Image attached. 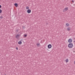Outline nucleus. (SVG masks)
<instances>
[{
    "instance_id": "f257e3e1",
    "label": "nucleus",
    "mask_w": 75,
    "mask_h": 75,
    "mask_svg": "<svg viewBox=\"0 0 75 75\" xmlns=\"http://www.w3.org/2000/svg\"><path fill=\"white\" fill-rule=\"evenodd\" d=\"M68 46L69 48H72V47H73V44L71 43H69V44Z\"/></svg>"
},
{
    "instance_id": "f03ea898",
    "label": "nucleus",
    "mask_w": 75,
    "mask_h": 75,
    "mask_svg": "<svg viewBox=\"0 0 75 75\" xmlns=\"http://www.w3.org/2000/svg\"><path fill=\"white\" fill-rule=\"evenodd\" d=\"M68 10V7H66L63 10V12H65Z\"/></svg>"
},
{
    "instance_id": "7ed1b4c3",
    "label": "nucleus",
    "mask_w": 75,
    "mask_h": 75,
    "mask_svg": "<svg viewBox=\"0 0 75 75\" xmlns=\"http://www.w3.org/2000/svg\"><path fill=\"white\" fill-rule=\"evenodd\" d=\"M68 42H69V43H71V42H72V40L71 39H69L68 40Z\"/></svg>"
},
{
    "instance_id": "20e7f679",
    "label": "nucleus",
    "mask_w": 75,
    "mask_h": 75,
    "mask_svg": "<svg viewBox=\"0 0 75 75\" xmlns=\"http://www.w3.org/2000/svg\"><path fill=\"white\" fill-rule=\"evenodd\" d=\"M52 46L51 45H48L47 47L48 48H51V47Z\"/></svg>"
},
{
    "instance_id": "39448f33",
    "label": "nucleus",
    "mask_w": 75,
    "mask_h": 75,
    "mask_svg": "<svg viewBox=\"0 0 75 75\" xmlns=\"http://www.w3.org/2000/svg\"><path fill=\"white\" fill-rule=\"evenodd\" d=\"M69 24L68 23H66V27H69Z\"/></svg>"
},
{
    "instance_id": "423d86ee",
    "label": "nucleus",
    "mask_w": 75,
    "mask_h": 75,
    "mask_svg": "<svg viewBox=\"0 0 75 75\" xmlns=\"http://www.w3.org/2000/svg\"><path fill=\"white\" fill-rule=\"evenodd\" d=\"M27 13H31V10L28 9L27 11Z\"/></svg>"
},
{
    "instance_id": "0eeeda50",
    "label": "nucleus",
    "mask_w": 75,
    "mask_h": 75,
    "mask_svg": "<svg viewBox=\"0 0 75 75\" xmlns=\"http://www.w3.org/2000/svg\"><path fill=\"white\" fill-rule=\"evenodd\" d=\"M19 37V35H16V38H17V39H18Z\"/></svg>"
},
{
    "instance_id": "6e6552de",
    "label": "nucleus",
    "mask_w": 75,
    "mask_h": 75,
    "mask_svg": "<svg viewBox=\"0 0 75 75\" xmlns=\"http://www.w3.org/2000/svg\"><path fill=\"white\" fill-rule=\"evenodd\" d=\"M71 28L70 27H69L67 28V30L68 31H70V30H71Z\"/></svg>"
},
{
    "instance_id": "1a4fd4ad",
    "label": "nucleus",
    "mask_w": 75,
    "mask_h": 75,
    "mask_svg": "<svg viewBox=\"0 0 75 75\" xmlns=\"http://www.w3.org/2000/svg\"><path fill=\"white\" fill-rule=\"evenodd\" d=\"M15 6L16 7H18V4H15Z\"/></svg>"
},
{
    "instance_id": "9d476101",
    "label": "nucleus",
    "mask_w": 75,
    "mask_h": 75,
    "mask_svg": "<svg viewBox=\"0 0 75 75\" xmlns=\"http://www.w3.org/2000/svg\"><path fill=\"white\" fill-rule=\"evenodd\" d=\"M65 61L66 62H68L69 61V60L68 59H66Z\"/></svg>"
},
{
    "instance_id": "9b49d317",
    "label": "nucleus",
    "mask_w": 75,
    "mask_h": 75,
    "mask_svg": "<svg viewBox=\"0 0 75 75\" xmlns=\"http://www.w3.org/2000/svg\"><path fill=\"white\" fill-rule=\"evenodd\" d=\"M18 44L20 45L21 44H22V42H21V41H20L18 42Z\"/></svg>"
},
{
    "instance_id": "f8f14e48",
    "label": "nucleus",
    "mask_w": 75,
    "mask_h": 75,
    "mask_svg": "<svg viewBox=\"0 0 75 75\" xmlns=\"http://www.w3.org/2000/svg\"><path fill=\"white\" fill-rule=\"evenodd\" d=\"M26 9H29V7H26Z\"/></svg>"
},
{
    "instance_id": "ddd939ff",
    "label": "nucleus",
    "mask_w": 75,
    "mask_h": 75,
    "mask_svg": "<svg viewBox=\"0 0 75 75\" xmlns=\"http://www.w3.org/2000/svg\"><path fill=\"white\" fill-rule=\"evenodd\" d=\"M3 18V17H2V16H1L0 17V18H1H1Z\"/></svg>"
},
{
    "instance_id": "4468645a",
    "label": "nucleus",
    "mask_w": 75,
    "mask_h": 75,
    "mask_svg": "<svg viewBox=\"0 0 75 75\" xmlns=\"http://www.w3.org/2000/svg\"><path fill=\"white\" fill-rule=\"evenodd\" d=\"M2 10L1 9H0V13H2Z\"/></svg>"
},
{
    "instance_id": "2eb2a0df",
    "label": "nucleus",
    "mask_w": 75,
    "mask_h": 75,
    "mask_svg": "<svg viewBox=\"0 0 75 75\" xmlns=\"http://www.w3.org/2000/svg\"><path fill=\"white\" fill-rule=\"evenodd\" d=\"M24 36V37H27V34L25 35Z\"/></svg>"
},
{
    "instance_id": "dca6fc26",
    "label": "nucleus",
    "mask_w": 75,
    "mask_h": 75,
    "mask_svg": "<svg viewBox=\"0 0 75 75\" xmlns=\"http://www.w3.org/2000/svg\"><path fill=\"white\" fill-rule=\"evenodd\" d=\"M16 50H18V47H16Z\"/></svg>"
},
{
    "instance_id": "f3484780",
    "label": "nucleus",
    "mask_w": 75,
    "mask_h": 75,
    "mask_svg": "<svg viewBox=\"0 0 75 75\" xmlns=\"http://www.w3.org/2000/svg\"><path fill=\"white\" fill-rule=\"evenodd\" d=\"M72 2H73V3H74V1L72 0Z\"/></svg>"
},
{
    "instance_id": "a211bd4d",
    "label": "nucleus",
    "mask_w": 75,
    "mask_h": 75,
    "mask_svg": "<svg viewBox=\"0 0 75 75\" xmlns=\"http://www.w3.org/2000/svg\"><path fill=\"white\" fill-rule=\"evenodd\" d=\"M1 6L0 5V8H1Z\"/></svg>"
},
{
    "instance_id": "6ab92c4d",
    "label": "nucleus",
    "mask_w": 75,
    "mask_h": 75,
    "mask_svg": "<svg viewBox=\"0 0 75 75\" xmlns=\"http://www.w3.org/2000/svg\"><path fill=\"white\" fill-rule=\"evenodd\" d=\"M38 45H40V43H38Z\"/></svg>"
},
{
    "instance_id": "aec40b11",
    "label": "nucleus",
    "mask_w": 75,
    "mask_h": 75,
    "mask_svg": "<svg viewBox=\"0 0 75 75\" xmlns=\"http://www.w3.org/2000/svg\"><path fill=\"white\" fill-rule=\"evenodd\" d=\"M74 64H75V61L74 62Z\"/></svg>"
},
{
    "instance_id": "412c9836",
    "label": "nucleus",
    "mask_w": 75,
    "mask_h": 75,
    "mask_svg": "<svg viewBox=\"0 0 75 75\" xmlns=\"http://www.w3.org/2000/svg\"><path fill=\"white\" fill-rule=\"evenodd\" d=\"M37 45H38V44L37 43Z\"/></svg>"
},
{
    "instance_id": "4be33fe9",
    "label": "nucleus",
    "mask_w": 75,
    "mask_h": 75,
    "mask_svg": "<svg viewBox=\"0 0 75 75\" xmlns=\"http://www.w3.org/2000/svg\"><path fill=\"white\" fill-rule=\"evenodd\" d=\"M17 31H18V30H17Z\"/></svg>"
}]
</instances>
